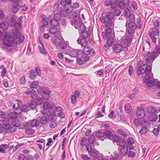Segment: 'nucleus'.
Returning <instances> with one entry per match:
<instances>
[{
  "instance_id": "nucleus-1",
  "label": "nucleus",
  "mask_w": 160,
  "mask_h": 160,
  "mask_svg": "<svg viewBox=\"0 0 160 160\" xmlns=\"http://www.w3.org/2000/svg\"><path fill=\"white\" fill-rule=\"evenodd\" d=\"M120 14V11L119 9L115 10L113 13L112 12H104L101 15L100 18L101 22L104 23V32H102V35L104 39H106L107 37L111 35L112 30L114 28V14L116 16H119Z\"/></svg>"
},
{
  "instance_id": "nucleus-2",
  "label": "nucleus",
  "mask_w": 160,
  "mask_h": 160,
  "mask_svg": "<svg viewBox=\"0 0 160 160\" xmlns=\"http://www.w3.org/2000/svg\"><path fill=\"white\" fill-rule=\"evenodd\" d=\"M142 61L140 60L138 61L137 66L138 67L137 70V73L139 76L141 74L145 73V76H148L150 75V76H152V73L151 72L152 68L150 65L147 66L146 64H142Z\"/></svg>"
},
{
  "instance_id": "nucleus-3",
  "label": "nucleus",
  "mask_w": 160,
  "mask_h": 160,
  "mask_svg": "<svg viewBox=\"0 0 160 160\" xmlns=\"http://www.w3.org/2000/svg\"><path fill=\"white\" fill-rule=\"evenodd\" d=\"M135 22V16L133 14H131L129 17L126 23V30L129 33H132L133 31L136 28Z\"/></svg>"
},
{
  "instance_id": "nucleus-4",
  "label": "nucleus",
  "mask_w": 160,
  "mask_h": 160,
  "mask_svg": "<svg viewBox=\"0 0 160 160\" xmlns=\"http://www.w3.org/2000/svg\"><path fill=\"white\" fill-rule=\"evenodd\" d=\"M3 44L8 47H13L15 44L13 39V37L10 32H7L4 36L2 39Z\"/></svg>"
},
{
  "instance_id": "nucleus-5",
  "label": "nucleus",
  "mask_w": 160,
  "mask_h": 160,
  "mask_svg": "<svg viewBox=\"0 0 160 160\" xmlns=\"http://www.w3.org/2000/svg\"><path fill=\"white\" fill-rule=\"evenodd\" d=\"M11 33L13 37L15 44L23 42L25 37L24 36L21 34L18 29L15 28L12 30Z\"/></svg>"
},
{
  "instance_id": "nucleus-6",
  "label": "nucleus",
  "mask_w": 160,
  "mask_h": 160,
  "mask_svg": "<svg viewBox=\"0 0 160 160\" xmlns=\"http://www.w3.org/2000/svg\"><path fill=\"white\" fill-rule=\"evenodd\" d=\"M80 19H78V20L74 19L72 20L71 21V23L73 26L77 29H80L82 30V29L83 28H85V26L83 23Z\"/></svg>"
},
{
  "instance_id": "nucleus-7",
  "label": "nucleus",
  "mask_w": 160,
  "mask_h": 160,
  "mask_svg": "<svg viewBox=\"0 0 160 160\" xmlns=\"http://www.w3.org/2000/svg\"><path fill=\"white\" fill-rule=\"evenodd\" d=\"M153 78V74L152 76H150V75L148 76H145L144 79V82L146 83L148 86L152 87L155 84V81L152 78Z\"/></svg>"
},
{
  "instance_id": "nucleus-8",
  "label": "nucleus",
  "mask_w": 160,
  "mask_h": 160,
  "mask_svg": "<svg viewBox=\"0 0 160 160\" xmlns=\"http://www.w3.org/2000/svg\"><path fill=\"white\" fill-rule=\"evenodd\" d=\"M7 123L3 122V124L2 125V129L5 130H7L8 132H9L11 133H12L16 130V129L15 128L12 127L10 124L9 123V121H6Z\"/></svg>"
},
{
  "instance_id": "nucleus-9",
  "label": "nucleus",
  "mask_w": 160,
  "mask_h": 160,
  "mask_svg": "<svg viewBox=\"0 0 160 160\" xmlns=\"http://www.w3.org/2000/svg\"><path fill=\"white\" fill-rule=\"evenodd\" d=\"M147 56L148 57L146 59V62L147 63H149L151 62H152L158 56L155 52L154 51L151 52H148Z\"/></svg>"
},
{
  "instance_id": "nucleus-10",
  "label": "nucleus",
  "mask_w": 160,
  "mask_h": 160,
  "mask_svg": "<svg viewBox=\"0 0 160 160\" xmlns=\"http://www.w3.org/2000/svg\"><path fill=\"white\" fill-rule=\"evenodd\" d=\"M55 44L56 46H59L62 49H65L67 47V44L64 42L63 39L57 38L55 40Z\"/></svg>"
},
{
  "instance_id": "nucleus-11",
  "label": "nucleus",
  "mask_w": 160,
  "mask_h": 160,
  "mask_svg": "<svg viewBox=\"0 0 160 160\" xmlns=\"http://www.w3.org/2000/svg\"><path fill=\"white\" fill-rule=\"evenodd\" d=\"M87 150L88 151L90 155L92 156L93 159L95 158H99V157H98V154L97 153L95 150L92 148L91 145H87L86 146Z\"/></svg>"
},
{
  "instance_id": "nucleus-12",
  "label": "nucleus",
  "mask_w": 160,
  "mask_h": 160,
  "mask_svg": "<svg viewBox=\"0 0 160 160\" xmlns=\"http://www.w3.org/2000/svg\"><path fill=\"white\" fill-rule=\"evenodd\" d=\"M39 124V122L38 120L34 119L28 122H25V125H26V126H25L26 128H27L30 127H38Z\"/></svg>"
},
{
  "instance_id": "nucleus-13",
  "label": "nucleus",
  "mask_w": 160,
  "mask_h": 160,
  "mask_svg": "<svg viewBox=\"0 0 160 160\" xmlns=\"http://www.w3.org/2000/svg\"><path fill=\"white\" fill-rule=\"evenodd\" d=\"M43 108L44 110L48 109V111L50 113L54 112V110L56 107L54 106H50V103L48 102H45L43 105Z\"/></svg>"
},
{
  "instance_id": "nucleus-14",
  "label": "nucleus",
  "mask_w": 160,
  "mask_h": 160,
  "mask_svg": "<svg viewBox=\"0 0 160 160\" xmlns=\"http://www.w3.org/2000/svg\"><path fill=\"white\" fill-rule=\"evenodd\" d=\"M14 112H12L8 114L7 118L8 120L9 119H13L14 120V119H17L16 118L18 116L17 115L18 114H20L21 113V111L20 109L19 111H16L15 109H14Z\"/></svg>"
},
{
  "instance_id": "nucleus-15",
  "label": "nucleus",
  "mask_w": 160,
  "mask_h": 160,
  "mask_svg": "<svg viewBox=\"0 0 160 160\" xmlns=\"http://www.w3.org/2000/svg\"><path fill=\"white\" fill-rule=\"evenodd\" d=\"M110 36L111 35L109 36H107L106 39H104V38H103L104 40H106L107 39L108 37L107 42V45H105L104 46V48L105 49H107L108 47H110L111 45H112L113 43L114 42V40L113 38L112 37H110ZM102 37L103 36H102ZM103 37V38H104Z\"/></svg>"
},
{
  "instance_id": "nucleus-16",
  "label": "nucleus",
  "mask_w": 160,
  "mask_h": 160,
  "mask_svg": "<svg viewBox=\"0 0 160 160\" xmlns=\"http://www.w3.org/2000/svg\"><path fill=\"white\" fill-rule=\"evenodd\" d=\"M69 54L72 57H78L81 56L80 55L82 54V51L80 49L74 50L71 51Z\"/></svg>"
},
{
  "instance_id": "nucleus-17",
  "label": "nucleus",
  "mask_w": 160,
  "mask_h": 160,
  "mask_svg": "<svg viewBox=\"0 0 160 160\" xmlns=\"http://www.w3.org/2000/svg\"><path fill=\"white\" fill-rule=\"evenodd\" d=\"M80 96V93L78 91H75L73 95L71 96L70 99L71 102L72 104H74L77 101V98H78Z\"/></svg>"
},
{
  "instance_id": "nucleus-18",
  "label": "nucleus",
  "mask_w": 160,
  "mask_h": 160,
  "mask_svg": "<svg viewBox=\"0 0 160 160\" xmlns=\"http://www.w3.org/2000/svg\"><path fill=\"white\" fill-rule=\"evenodd\" d=\"M77 42L82 47L88 46L87 39L86 38H78L77 40Z\"/></svg>"
},
{
  "instance_id": "nucleus-19",
  "label": "nucleus",
  "mask_w": 160,
  "mask_h": 160,
  "mask_svg": "<svg viewBox=\"0 0 160 160\" xmlns=\"http://www.w3.org/2000/svg\"><path fill=\"white\" fill-rule=\"evenodd\" d=\"M137 116L139 118H144L145 116V112L144 110L141 108L138 109L137 112Z\"/></svg>"
},
{
  "instance_id": "nucleus-20",
  "label": "nucleus",
  "mask_w": 160,
  "mask_h": 160,
  "mask_svg": "<svg viewBox=\"0 0 160 160\" xmlns=\"http://www.w3.org/2000/svg\"><path fill=\"white\" fill-rule=\"evenodd\" d=\"M59 27H54L50 28L49 29V32L51 34H55L60 32Z\"/></svg>"
},
{
  "instance_id": "nucleus-21",
  "label": "nucleus",
  "mask_w": 160,
  "mask_h": 160,
  "mask_svg": "<svg viewBox=\"0 0 160 160\" xmlns=\"http://www.w3.org/2000/svg\"><path fill=\"white\" fill-rule=\"evenodd\" d=\"M112 49L113 51L116 53H119L122 50V48L121 46L119 44H115Z\"/></svg>"
},
{
  "instance_id": "nucleus-22",
  "label": "nucleus",
  "mask_w": 160,
  "mask_h": 160,
  "mask_svg": "<svg viewBox=\"0 0 160 160\" xmlns=\"http://www.w3.org/2000/svg\"><path fill=\"white\" fill-rule=\"evenodd\" d=\"M51 92V91L48 89H46L43 91V97L45 100H48L50 97V94Z\"/></svg>"
},
{
  "instance_id": "nucleus-23",
  "label": "nucleus",
  "mask_w": 160,
  "mask_h": 160,
  "mask_svg": "<svg viewBox=\"0 0 160 160\" xmlns=\"http://www.w3.org/2000/svg\"><path fill=\"white\" fill-rule=\"evenodd\" d=\"M20 109L21 110V112L22 111L27 112L30 110V108L28 105H24L21 108L18 107V108H16L15 109L16 111H19Z\"/></svg>"
},
{
  "instance_id": "nucleus-24",
  "label": "nucleus",
  "mask_w": 160,
  "mask_h": 160,
  "mask_svg": "<svg viewBox=\"0 0 160 160\" xmlns=\"http://www.w3.org/2000/svg\"><path fill=\"white\" fill-rule=\"evenodd\" d=\"M128 148L126 146H123L118 148V150L120 151L121 154L123 155H126L128 151Z\"/></svg>"
},
{
  "instance_id": "nucleus-25",
  "label": "nucleus",
  "mask_w": 160,
  "mask_h": 160,
  "mask_svg": "<svg viewBox=\"0 0 160 160\" xmlns=\"http://www.w3.org/2000/svg\"><path fill=\"white\" fill-rule=\"evenodd\" d=\"M82 52L85 55H88L91 52L92 49L88 47L87 46L85 47H83Z\"/></svg>"
},
{
  "instance_id": "nucleus-26",
  "label": "nucleus",
  "mask_w": 160,
  "mask_h": 160,
  "mask_svg": "<svg viewBox=\"0 0 160 160\" xmlns=\"http://www.w3.org/2000/svg\"><path fill=\"white\" fill-rule=\"evenodd\" d=\"M115 3V2L112 3L111 0H107L105 2V5L106 6H111V8L112 9H113L116 7Z\"/></svg>"
},
{
  "instance_id": "nucleus-27",
  "label": "nucleus",
  "mask_w": 160,
  "mask_h": 160,
  "mask_svg": "<svg viewBox=\"0 0 160 160\" xmlns=\"http://www.w3.org/2000/svg\"><path fill=\"white\" fill-rule=\"evenodd\" d=\"M122 158L121 154L119 153H115L113 156H112L110 160H120Z\"/></svg>"
},
{
  "instance_id": "nucleus-28",
  "label": "nucleus",
  "mask_w": 160,
  "mask_h": 160,
  "mask_svg": "<svg viewBox=\"0 0 160 160\" xmlns=\"http://www.w3.org/2000/svg\"><path fill=\"white\" fill-rule=\"evenodd\" d=\"M147 111L149 113H157V110L156 108L155 107L152 106H149L148 108Z\"/></svg>"
},
{
  "instance_id": "nucleus-29",
  "label": "nucleus",
  "mask_w": 160,
  "mask_h": 160,
  "mask_svg": "<svg viewBox=\"0 0 160 160\" xmlns=\"http://www.w3.org/2000/svg\"><path fill=\"white\" fill-rule=\"evenodd\" d=\"M158 118V116L156 114H152L149 115L148 118L149 121L155 122L157 121Z\"/></svg>"
},
{
  "instance_id": "nucleus-30",
  "label": "nucleus",
  "mask_w": 160,
  "mask_h": 160,
  "mask_svg": "<svg viewBox=\"0 0 160 160\" xmlns=\"http://www.w3.org/2000/svg\"><path fill=\"white\" fill-rule=\"evenodd\" d=\"M12 125L15 127H19L21 124L20 121L17 119L13 120L11 122Z\"/></svg>"
},
{
  "instance_id": "nucleus-31",
  "label": "nucleus",
  "mask_w": 160,
  "mask_h": 160,
  "mask_svg": "<svg viewBox=\"0 0 160 160\" xmlns=\"http://www.w3.org/2000/svg\"><path fill=\"white\" fill-rule=\"evenodd\" d=\"M5 115L3 112L1 111H0V118H2L0 120L1 122H3L5 121H8V119L7 118L5 117Z\"/></svg>"
},
{
  "instance_id": "nucleus-32",
  "label": "nucleus",
  "mask_w": 160,
  "mask_h": 160,
  "mask_svg": "<svg viewBox=\"0 0 160 160\" xmlns=\"http://www.w3.org/2000/svg\"><path fill=\"white\" fill-rule=\"evenodd\" d=\"M128 147L129 149H132L133 148L132 144L134 143V140L132 138H129L128 140Z\"/></svg>"
},
{
  "instance_id": "nucleus-33",
  "label": "nucleus",
  "mask_w": 160,
  "mask_h": 160,
  "mask_svg": "<svg viewBox=\"0 0 160 160\" xmlns=\"http://www.w3.org/2000/svg\"><path fill=\"white\" fill-rule=\"evenodd\" d=\"M50 23L52 26L59 27L58 21L53 19L50 20Z\"/></svg>"
},
{
  "instance_id": "nucleus-34",
  "label": "nucleus",
  "mask_w": 160,
  "mask_h": 160,
  "mask_svg": "<svg viewBox=\"0 0 160 160\" xmlns=\"http://www.w3.org/2000/svg\"><path fill=\"white\" fill-rule=\"evenodd\" d=\"M40 122L43 125L45 124L48 122V118L46 116H43L41 118Z\"/></svg>"
},
{
  "instance_id": "nucleus-35",
  "label": "nucleus",
  "mask_w": 160,
  "mask_h": 160,
  "mask_svg": "<svg viewBox=\"0 0 160 160\" xmlns=\"http://www.w3.org/2000/svg\"><path fill=\"white\" fill-rule=\"evenodd\" d=\"M37 105L36 101H32L28 105L29 107L30 108V110L33 109L35 108L36 107Z\"/></svg>"
},
{
  "instance_id": "nucleus-36",
  "label": "nucleus",
  "mask_w": 160,
  "mask_h": 160,
  "mask_svg": "<svg viewBox=\"0 0 160 160\" xmlns=\"http://www.w3.org/2000/svg\"><path fill=\"white\" fill-rule=\"evenodd\" d=\"M137 23L135 25L136 28H137L139 29H140L141 28L142 24L141 22V18L140 17H139L136 20Z\"/></svg>"
},
{
  "instance_id": "nucleus-37",
  "label": "nucleus",
  "mask_w": 160,
  "mask_h": 160,
  "mask_svg": "<svg viewBox=\"0 0 160 160\" xmlns=\"http://www.w3.org/2000/svg\"><path fill=\"white\" fill-rule=\"evenodd\" d=\"M39 48L41 53L44 55L47 54V52L46 51L43 44H42V46H39Z\"/></svg>"
},
{
  "instance_id": "nucleus-38",
  "label": "nucleus",
  "mask_w": 160,
  "mask_h": 160,
  "mask_svg": "<svg viewBox=\"0 0 160 160\" xmlns=\"http://www.w3.org/2000/svg\"><path fill=\"white\" fill-rule=\"evenodd\" d=\"M86 29L85 28H83L82 29V31H83L82 33V38H86L87 39L88 36L89 34L86 32H85L84 30Z\"/></svg>"
},
{
  "instance_id": "nucleus-39",
  "label": "nucleus",
  "mask_w": 160,
  "mask_h": 160,
  "mask_svg": "<svg viewBox=\"0 0 160 160\" xmlns=\"http://www.w3.org/2000/svg\"><path fill=\"white\" fill-rule=\"evenodd\" d=\"M149 32L153 33L156 36H158L159 34V30L155 27H153L151 28Z\"/></svg>"
},
{
  "instance_id": "nucleus-40",
  "label": "nucleus",
  "mask_w": 160,
  "mask_h": 160,
  "mask_svg": "<svg viewBox=\"0 0 160 160\" xmlns=\"http://www.w3.org/2000/svg\"><path fill=\"white\" fill-rule=\"evenodd\" d=\"M8 25L7 22H3L0 24V28L3 30H7Z\"/></svg>"
},
{
  "instance_id": "nucleus-41",
  "label": "nucleus",
  "mask_w": 160,
  "mask_h": 160,
  "mask_svg": "<svg viewBox=\"0 0 160 160\" xmlns=\"http://www.w3.org/2000/svg\"><path fill=\"white\" fill-rule=\"evenodd\" d=\"M130 149H128L127 153V155L129 157L133 158L135 156L136 154L134 152L132 151Z\"/></svg>"
},
{
  "instance_id": "nucleus-42",
  "label": "nucleus",
  "mask_w": 160,
  "mask_h": 160,
  "mask_svg": "<svg viewBox=\"0 0 160 160\" xmlns=\"http://www.w3.org/2000/svg\"><path fill=\"white\" fill-rule=\"evenodd\" d=\"M112 132L109 131H106L104 132V135L109 139H112Z\"/></svg>"
},
{
  "instance_id": "nucleus-43",
  "label": "nucleus",
  "mask_w": 160,
  "mask_h": 160,
  "mask_svg": "<svg viewBox=\"0 0 160 160\" xmlns=\"http://www.w3.org/2000/svg\"><path fill=\"white\" fill-rule=\"evenodd\" d=\"M38 85V81H36L32 82L30 85V87L31 88H36Z\"/></svg>"
},
{
  "instance_id": "nucleus-44",
  "label": "nucleus",
  "mask_w": 160,
  "mask_h": 160,
  "mask_svg": "<svg viewBox=\"0 0 160 160\" xmlns=\"http://www.w3.org/2000/svg\"><path fill=\"white\" fill-rule=\"evenodd\" d=\"M148 35L152 39V42L154 43H156V41L155 38V35L153 33L149 32L148 33Z\"/></svg>"
},
{
  "instance_id": "nucleus-45",
  "label": "nucleus",
  "mask_w": 160,
  "mask_h": 160,
  "mask_svg": "<svg viewBox=\"0 0 160 160\" xmlns=\"http://www.w3.org/2000/svg\"><path fill=\"white\" fill-rule=\"evenodd\" d=\"M120 43L122 48H125L128 45V41L126 40H122L121 41Z\"/></svg>"
},
{
  "instance_id": "nucleus-46",
  "label": "nucleus",
  "mask_w": 160,
  "mask_h": 160,
  "mask_svg": "<svg viewBox=\"0 0 160 160\" xmlns=\"http://www.w3.org/2000/svg\"><path fill=\"white\" fill-rule=\"evenodd\" d=\"M49 19L48 18H43L42 20V25L44 26H47L48 23Z\"/></svg>"
},
{
  "instance_id": "nucleus-47",
  "label": "nucleus",
  "mask_w": 160,
  "mask_h": 160,
  "mask_svg": "<svg viewBox=\"0 0 160 160\" xmlns=\"http://www.w3.org/2000/svg\"><path fill=\"white\" fill-rule=\"evenodd\" d=\"M95 139V137L94 135L91 134L88 138V141L89 144H92Z\"/></svg>"
},
{
  "instance_id": "nucleus-48",
  "label": "nucleus",
  "mask_w": 160,
  "mask_h": 160,
  "mask_svg": "<svg viewBox=\"0 0 160 160\" xmlns=\"http://www.w3.org/2000/svg\"><path fill=\"white\" fill-rule=\"evenodd\" d=\"M48 118L50 121L53 122L56 120V116L55 114H51L49 115Z\"/></svg>"
},
{
  "instance_id": "nucleus-49",
  "label": "nucleus",
  "mask_w": 160,
  "mask_h": 160,
  "mask_svg": "<svg viewBox=\"0 0 160 160\" xmlns=\"http://www.w3.org/2000/svg\"><path fill=\"white\" fill-rule=\"evenodd\" d=\"M36 77L34 71L33 70H32L30 73V78L32 79H34Z\"/></svg>"
},
{
  "instance_id": "nucleus-50",
  "label": "nucleus",
  "mask_w": 160,
  "mask_h": 160,
  "mask_svg": "<svg viewBox=\"0 0 160 160\" xmlns=\"http://www.w3.org/2000/svg\"><path fill=\"white\" fill-rule=\"evenodd\" d=\"M30 97L33 99L35 100L37 99L38 96L35 90H32V94L31 95Z\"/></svg>"
},
{
  "instance_id": "nucleus-51",
  "label": "nucleus",
  "mask_w": 160,
  "mask_h": 160,
  "mask_svg": "<svg viewBox=\"0 0 160 160\" xmlns=\"http://www.w3.org/2000/svg\"><path fill=\"white\" fill-rule=\"evenodd\" d=\"M104 135V132L102 131H99L97 132L95 135L96 137L97 138H100L102 137Z\"/></svg>"
},
{
  "instance_id": "nucleus-52",
  "label": "nucleus",
  "mask_w": 160,
  "mask_h": 160,
  "mask_svg": "<svg viewBox=\"0 0 160 160\" xmlns=\"http://www.w3.org/2000/svg\"><path fill=\"white\" fill-rule=\"evenodd\" d=\"M61 18V15L59 13L55 14L53 16V19L59 21Z\"/></svg>"
},
{
  "instance_id": "nucleus-53",
  "label": "nucleus",
  "mask_w": 160,
  "mask_h": 160,
  "mask_svg": "<svg viewBox=\"0 0 160 160\" xmlns=\"http://www.w3.org/2000/svg\"><path fill=\"white\" fill-rule=\"evenodd\" d=\"M125 109L127 112L128 113H130L131 112V108L129 104H127L125 106Z\"/></svg>"
},
{
  "instance_id": "nucleus-54",
  "label": "nucleus",
  "mask_w": 160,
  "mask_h": 160,
  "mask_svg": "<svg viewBox=\"0 0 160 160\" xmlns=\"http://www.w3.org/2000/svg\"><path fill=\"white\" fill-rule=\"evenodd\" d=\"M80 10H78L73 12L72 14L73 18H79L80 17Z\"/></svg>"
},
{
  "instance_id": "nucleus-55",
  "label": "nucleus",
  "mask_w": 160,
  "mask_h": 160,
  "mask_svg": "<svg viewBox=\"0 0 160 160\" xmlns=\"http://www.w3.org/2000/svg\"><path fill=\"white\" fill-rule=\"evenodd\" d=\"M23 18V16H20L19 18L16 21V23H17V26H20L22 22V19Z\"/></svg>"
},
{
  "instance_id": "nucleus-56",
  "label": "nucleus",
  "mask_w": 160,
  "mask_h": 160,
  "mask_svg": "<svg viewBox=\"0 0 160 160\" xmlns=\"http://www.w3.org/2000/svg\"><path fill=\"white\" fill-rule=\"evenodd\" d=\"M112 139L113 142H118L119 139L118 137L115 134H112Z\"/></svg>"
},
{
  "instance_id": "nucleus-57",
  "label": "nucleus",
  "mask_w": 160,
  "mask_h": 160,
  "mask_svg": "<svg viewBox=\"0 0 160 160\" xmlns=\"http://www.w3.org/2000/svg\"><path fill=\"white\" fill-rule=\"evenodd\" d=\"M25 132L27 134H32L34 132V130L32 129H27L25 131Z\"/></svg>"
},
{
  "instance_id": "nucleus-58",
  "label": "nucleus",
  "mask_w": 160,
  "mask_h": 160,
  "mask_svg": "<svg viewBox=\"0 0 160 160\" xmlns=\"http://www.w3.org/2000/svg\"><path fill=\"white\" fill-rule=\"evenodd\" d=\"M87 138H86L84 137L82 138L81 142L80 145L81 146H83L86 144Z\"/></svg>"
},
{
  "instance_id": "nucleus-59",
  "label": "nucleus",
  "mask_w": 160,
  "mask_h": 160,
  "mask_svg": "<svg viewBox=\"0 0 160 160\" xmlns=\"http://www.w3.org/2000/svg\"><path fill=\"white\" fill-rule=\"evenodd\" d=\"M126 142L125 140H120L119 141V145L120 146L119 147H121L123 146H125L126 145Z\"/></svg>"
},
{
  "instance_id": "nucleus-60",
  "label": "nucleus",
  "mask_w": 160,
  "mask_h": 160,
  "mask_svg": "<svg viewBox=\"0 0 160 160\" xmlns=\"http://www.w3.org/2000/svg\"><path fill=\"white\" fill-rule=\"evenodd\" d=\"M25 77L22 76L19 79V82L22 84H24L26 82Z\"/></svg>"
},
{
  "instance_id": "nucleus-61",
  "label": "nucleus",
  "mask_w": 160,
  "mask_h": 160,
  "mask_svg": "<svg viewBox=\"0 0 160 160\" xmlns=\"http://www.w3.org/2000/svg\"><path fill=\"white\" fill-rule=\"evenodd\" d=\"M118 5L119 7L122 9H124L125 7V4L123 2L119 1Z\"/></svg>"
},
{
  "instance_id": "nucleus-62",
  "label": "nucleus",
  "mask_w": 160,
  "mask_h": 160,
  "mask_svg": "<svg viewBox=\"0 0 160 160\" xmlns=\"http://www.w3.org/2000/svg\"><path fill=\"white\" fill-rule=\"evenodd\" d=\"M19 8V5L18 4H17L13 7L12 9V12L14 13H16L18 10V8Z\"/></svg>"
},
{
  "instance_id": "nucleus-63",
  "label": "nucleus",
  "mask_w": 160,
  "mask_h": 160,
  "mask_svg": "<svg viewBox=\"0 0 160 160\" xmlns=\"http://www.w3.org/2000/svg\"><path fill=\"white\" fill-rule=\"evenodd\" d=\"M124 16L126 18H127L131 15H130V11L129 9L125 10L123 12Z\"/></svg>"
},
{
  "instance_id": "nucleus-64",
  "label": "nucleus",
  "mask_w": 160,
  "mask_h": 160,
  "mask_svg": "<svg viewBox=\"0 0 160 160\" xmlns=\"http://www.w3.org/2000/svg\"><path fill=\"white\" fill-rule=\"evenodd\" d=\"M36 100L37 101L36 102L37 105L41 104L43 101V99L42 98H38L37 97V98Z\"/></svg>"
}]
</instances>
